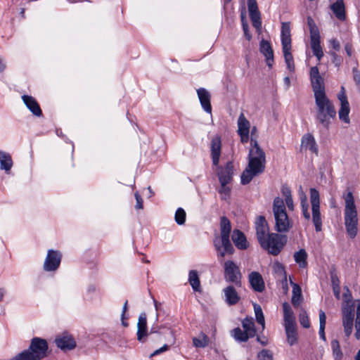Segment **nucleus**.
I'll use <instances>...</instances> for the list:
<instances>
[{
  "label": "nucleus",
  "mask_w": 360,
  "mask_h": 360,
  "mask_svg": "<svg viewBox=\"0 0 360 360\" xmlns=\"http://www.w3.org/2000/svg\"><path fill=\"white\" fill-rule=\"evenodd\" d=\"M265 165V153L259 146L257 140L252 138L248 154V164L240 176L242 184H249L255 176L262 174Z\"/></svg>",
  "instance_id": "obj_1"
},
{
  "label": "nucleus",
  "mask_w": 360,
  "mask_h": 360,
  "mask_svg": "<svg viewBox=\"0 0 360 360\" xmlns=\"http://www.w3.org/2000/svg\"><path fill=\"white\" fill-rule=\"evenodd\" d=\"M345 202L344 213L345 225L347 234L354 238L358 231V216L354 198L351 191L343 195Z\"/></svg>",
  "instance_id": "obj_2"
},
{
  "label": "nucleus",
  "mask_w": 360,
  "mask_h": 360,
  "mask_svg": "<svg viewBox=\"0 0 360 360\" xmlns=\"http://www.w3.org/2000/svg\"><path fill=\"white\" fill-rule=\"evenodd\" d=\"M316 107V117L325 127H328L330 118L335 117L336 110L332 101L327 97L326 93L314 95Z\"/></svg>",
  "instance_id": "obj_3"
},
{
  "label": "nucleus",
  "mask_w": 360,
  "mask_h": 360,
  "mask_svg": "<svg viewBox=\"0 0 360 360\" xmlns=\"http://www.w3.org/2000/svg\"><path fill=\"white\" fill-rule=\"evenodd\" d=\"M231 226L229 219L226 217H221L220 237H216L214 244L218 254L224 257L226 254H233L234 249L231 243L229 237Z\"/></svg>",
  "instance_id": "obj_4"
},
{
  "label": "nucleus",
  "mask_w": 360,
  "mask_h": 360,
  "mask_svg": "<svg viewBox=\"0 0 360 360\" xmlns=\"http://www.w3.org/2000/svg\"><path fill=\"white\" fill-rule=\"evenodd\" d=\"M273 212L276 230L280 233L288 232L292 228V223L287 214L283 200L279 197L274 200Z\"/></svg>",
  "instance_id": "obj_5"
},
{
  "label": "nucleus",
  "mask_w": 360,
  "mask_h": 360,
  "mask_svg": "<svg viewBox=\"0 0 360 360\" xmlns=\"http://www.w3.org/2000/svg\"><path fill=\"white\" fill-rule=\"evenodd\" d=\"M354 309V302L352 300V295L348 288H347L346 292L343 294V303L342 307V324L347 337H349L353 330Z\"/></svg>",
  "instance_id": "obj_6"
},
{
  "label": "nucleus",
  "mask_w": 360,
  "mask_h": 360,
  "mask_svg": "<svg viewBox=\"0 0 360 360\" xmlns=\"http://www.w3.org/2000/svg\"><path fill=\"white\" fill-rule=\"evenodd\" d=\"M285 243L283 236L271 233L261 243L260 246L269 254L278 255L284 247Z\"/></svg>",
  "instance_id": "obj_7"
},
{
  "label": "nucleus",
  "mask_w": 360,
  "mask_h": 360,
  "mask_svg": "<svg viewBox=\"0 0 360 360\" xmlns=\"http://www.w3.org/2000/svg\"><path fill=\"white\" fill-rule=\"evenodd\" d=\"M310 200L312 211V221L317 232L322 229V221L320 213L319 193L315 188L310 189Z\"/></svg>",
  "instance_id": "obj_8"
},
{
  "label": "nucleus",
  "mask_w": 360,
  "mask_h": 360,
  "mask_svg": "<svg viewBox=\"0 0 360 360\" xmlns=\"http://www.w3.org/2000/svg\"><path fill=\"white\" fill-rule=\"evenodd\" d=\"M30 354H32V359L40 360L48 354V345L44 339L34 338L32 340L30 348Z\"/></svg>",
  "instance_id": "obj_9"
},
{
  "label": "nucleus",
  "mask_w": 360,
  "mask_h": 360,
  "mask_svg": "<svg viewBox=\"0 0 360 360\" xmlns=\"http://www.w3.org/2000/svg\"><path fill=\"white\" fill-rule=\"evenodd\" d=\"M224 278L226 281L234 283L236 286H240L241 274L239 267L231 260L224 263Z\"/></svg>",
  "instance_id": "obj_10"
},
{
  "label": "nucleus",
  "mask_w": 360,
  "mask_h": 360,
  "mask_svg": "<svg viewBox=\"0 0 360 360\" xmlns=\"http://www.w3.org/2000/svg\"><path fill=\"white\" fill-rule=\"evenodd\" d=\"M309 77L314 95H316V94L326 93L324 79L321 75L319 68L316 66L311 68Z\"/></svg>",
  "instance_id": "obj_11"
},
{
  "label": "nucleus",
  "mask_w": 360,
  "mask_h": 360,
  "mask_svg": "<svg viewBox=\"0 0 360 360\" xmlns=\"http://www.w3.org/2000/svg\"><path fill=\"white\" fill-rule=\"evenodd\" d=\"M338 98L340 102V108L338 112L339 118L345 123L349 124L350 122L349 117L350 108L347 96L345 94V90L343 86H341V90L338 94Z\"/></svg>",
  "instance_id": "obj_12"
},
{
  "label": "nucleus",
  "mask_w": 360,
  "mask_h": 360,
  "mask_svg": "<svg viewBox=\"0 0 360 360\" xmlns=\"http://www.w3.org/2000/svg\"><path fill=\"white\" fill-rule=\"evenodd\" d=\"M61 254L58 251L49 250L44 264V269L46 271H56L60 266Z\"/></svg>",
  "instance_id": "obj_13"
},
{
  "label": "nucleus",
  "mask_w": 360,
  "mask_h": 360,
  "mask_svg": "<svg viewBox=\"0 0 360 360\" xmlns=\"http://www.w3.org/2000/svg\"><path fill=\"white\" fill-rule=\"evenodd\" d=\"M56 345L63 351L72 350L76 347V341L73 337L64 333L58 335L55 339Z\"/></svg>",
  "instance_id": "obj_14"
},
{
  "label": "nucleus",
  "mask_w": 360,
  "mask_h": 360,
  "mask_svg": "<svg viewBox=\"0 0 360 360\" xmlns=\"http://www.w3.org/2000/svg\"><path fill=\"white\" fill-rule=\"evenodd\" d=\"M255 230H256V235L257 240L259 243L265 240V238L270 235L269 233V228L267 224L266 220L265 219L264 217L259 216L257 218V220L255 221Z\"/></svg>",
  "instance_id": "obj_15"
},
{
  "label": "nucleus",
  "mask_w": 360,
  "mask_h": 360,
  "mask_svg": "<svg viewBox=\"0 0 360 360\" xmlns=\"http://www.w3.org/2000/svg\"><path fill=\"white\" fill-rule=\"evenodd\" d=\"M233 174V165L231 162L226 163L224 167L218 168V177L221 185L229 184Z\"/></svg>",
  "instance_id": "obj_16"
},
{
  "label": "nucleus",
  "mask_w": 360,
  "mask_h": 360,
  "mask_svg": "<svg viewBox=\"0 0 360 360\" xmlns=\"http://www.w3.org/2000/svg\"><path fill=\"white\" fill-rule=\"evenodd\" d=\"M137 340L139 342H145L148 336L147 332V317L146 313H141L137 323Z\"/></svg>",
  "instance_id": "obj_17"
},
{
  "label": "nucleus",
  "mask_w": 360,
  "mask_h": 360,
  "mask_svg": "<svg viewBox=\"0 0 360 360\" xmlns=\"http://www.w3.org/2000/svg\"><path fill=\"white\" fill-rule=\"evenodd\" d=\"M248 279L252 288L255 291L261 292L264 290V282L262 275L259 272H251L248 276Z\"/></svg>",
  "instance_id": "obj_18"
},
{
  "label": "nucleus",
  "mask_w": 360,
  "mask_h": 360,
  "mask_svg": "<svg viewBox=\"0 0 360 360\" xmlns=\"http://www.w3.org/2000/svg\"><path fill=\"white\" fill-rule=\"evenodd\" d=\"M210 148L212 163L214 166H217L219 162L221 148V141L219 136H217L212 138Z\"/></svg>",
  "instance_id": "obj_19"
},
{
  "label": "nucleus",
  "mask_w": 360,
  "mask_h": 360,
  "mask_svg": "<svg viewBox=\"0 0 360 360\" xmlns=\"http://www.w3.org/2000/svg\"><path fill=\"white\" fill-rule=\"evenodd\" d=\"M301 148L309 150L311 153L318 155V146L314 137L311 134H307L303 136L301 141Z\"/></svg>",
  "instance_id": "obj_20"
},
{
  "label": "nucleus",
  "mask_w": 360,
  "mask_h": 360,
  "mask_svg": "<svg viewBox=\"0 0 360 360\" xmlns=\"http://www.w3.org/2000/svg\"><path fill=\"white\" fill-rule=\"evenodd\" d=\"M197 94L200 102V104L204 110L208 113L212 112V106L210 104V94L204 88H200L197 90Z\"/></svg>",
  "instance_id": "obj_21"
},
{
  "label": "nucleus",
  "mask_w": 360,
  "mask_h": 360,
  "mask_svg": "<svg viewBox=\"0 0 360 360\" xmlns=\"http://www.w3.org/2000/svg\"><path fill=\"white\" fill-rule=\"evenodd\" d=\"M225 301L229 305H235L239 302L240 297L236 288L229 285L223 290Z\"/></svg>",
  "instance_id": "obj_22"
},
{
  "label": "nucleus",
  "mask_w": 360,
  "mask_h": 360,
  "mask_svg": "<svg viewBox=\"0 0 360 360\" xmlns=\"http://www.w3.org/2000/svg\"><path fill=\"white\" fill-rule=\"evenodd\" d=\"M260 51L266 57L267 65L271 68L274 63V52L269 41L262 40L260 43Z\"/></svg>",
  "instance_id": "obj_23"
},
{
  "label": "nucleus",
  "mask_w": 360,
  "mask_h": 360,
  "mask_svg": "<svg viewBox=\"0 0 360 360\" xmlns=\"http://www.w3.org/2000/svg\"><path fill=\"white\" fill-rule=\"evenodd\" d=\"M22 99L27 108L36 116H41L42 114L41 110L37 102V101L32 96L24 95Z\"/></svg>",
  "instance_id": "obj_24"
},
{
  "label": "nucleus",
  "mask_w": 360,
  "mask_h": 360,
  "mask_svg": "<svg viewBox=\"0 0 360 360\" xmlns=\"http://www.w3.org/2000/svg\"><path fill=\"white\" fill-rule=\"evenodd\" d=\"M232 240L237 248L240 250H245L248 247V243L246 237L243 232L236 229L232 234Z\"/></svg>",
  "instance_id": "obj_25"
},
{
  "label": "nucleus",
  "mask_w": 360,
  "mask_h": 360,
  "mask_svg": "<svg viewBox=\"0 0 360 360\" xmlns=\"http://www.w3.org/2000/svg\"><path fill=\"white\" fill-rule=\"evenodd\" d=\"M330 8L338 20L344 21L346 19L345 8L343 0H337L331 5Z\"/></svg>",
  "instance_id": "obj_26"
},
{
  "label": "nucleus",
  "mask_w": 360,
  "mask_h": 360,
  "mask_svg": "<svg viewBox=\"0 0 360 360\" xmlns=\"http://www.w3.org/2000/svg\"><path fill=\"white\" fill-rule=\"evenodd\" d=\"M284 326L295 325V318L291 307L287 302L283 304Z\"/></svg>",
  "instance_id": "obj_27"
},
{
  "label": "nucleus",
  "mask_w": 360,
  "mask_h": 360,
  "mask_svg": "<svg viewBox=\"0 0 360 360\" xmlns=\"http://www.w3.org/2000/svg\"><path fill=\"white\" fill-rule=\"evenodd\" d=\"M284 328L288 343L290 346L295 345L298 340L297 325L285 326Z\"/></svg>",
  "instance_id": "obj_28"
},
{
  "label": "nucleus",
  "mask_w": 360,
  "mask_h": 360,
  "mask_svg": "<svg viewBox=\"0 0 360 360\" xmlns=\"http://www.w3.org/2000/svg\"><path fill=\"white\" fill-rule=\"evenodd\" d=\"M311 48L313 51L314 55L320 60L323 56V52L321 46L320 35L310 37Z\"/></svg>",
  "instance_id": "obj_29"
},
{
  "label": "nucleus",
  "mask_w": 360,
  "mask_h": 360,
  "mask_svg": "<svg viewBox=\"0 0 360 360\" xmlns=\"http://www.w3.org/2000/svg\"><path fill=\"white\" fill-rule=\"evenodd\" d=\"M282 46H291L290 27L289 22H283L281 26Z\"/></svg>",
  "instance_id": "obj_30"
},
{
  "label": "nucleus",
  "mask_w": 360,
  "mask_h": 360,
  "mask_svg": "<svg viewBox=\"0 0 360 360\" xmlns=\"http://www.w3.org/2000/svg\"><path fill=\"white\" fill-rule=\"evenodd\" d=\"M242 326L244 331L250 338H253L256 335V329L253 318L246 317L242 321Z\"/></svg>",
  "instance_id": "obj_31"
},
{
  "label": "nucleus",
  "mask_w": 360,
  "mask_h": 360,
  "mask_svg": "<svg viewBox=\"0 0 360 360\" xmlns=\"http://www.w3.org/2000/svg\"><path fill=\"white\" fill-rule=\"evenodd\" d=\"M291 49L292 46H282L283 53L285 63L287 65V68L290 72H293L295 70V64L293 57L291 53Z\"/></svg>",
  "instance_id": "obj_32"
},
{
  "label": "nucleus",
  "mask_w": 360,
  "mask_h": 360,
  "mask_svg": "<svg viewBox=\"0 0 360 360\" xmlns=\"http://www.w3.org/2000/svg\"><path fill=\"white\" fill-rule=\"evenodd\" d=\"M13 166L11 156L4 151H0V168L6 172L11 170Z\"/></svg>",
  "instance_id": "obj_33"
},
{
  "label": "nucleus",
  "mask_w": 360,
  "mask_h": 360,
  "mask_svg": "<svg viewBox=\"0 0 360 360\" xmlns=\"http://www.w3.org/2000/svg\"><path fill=\"white\" fill-rule=\"evenodd\" d=\"M272 270L278 279H283L286 283V272L285 267L281 263L278 262H274L272 264Z\"/></svg>",
  "instance_id": "obj_34"
},
{
  "label": "nucleus",
  "mask_w": 360,
  "mask_h": 360,
  "mask_svg": "<svg viewBox=\"0 0 360 360\" xmlns=\"http://www.w3.org/2000/svg\"><path fill=\"white\" fill-rule=\"evenodd\" d=\"M188 281L192 288L195 291H200V281L198 272L195 270H191L188 275Z\"/></svg>",
  "instance_id": "obj_35"
},
{
  "label": "nucleus",
  "mask_w": 360,
  "mask_h": 360,
  "mask_svg": "<svg viewBox=\"0 0 360 360\" xmlns=\"http://www.w3.org/2000/svg\"><path fill=\"white\" fill-rule=\"evenodd\" d=\"M295 261L299 264L301 268H304L307 265V253L304 249H301L299 251L294 253Z\"/></svg>",
  "instance_id": "obj_36"
},
{
  "label": "nucleus",
  "mask_w": 360,
  "mask_h": 360,
  "mask_svg": "<svg viewBox=\"0 0 360 360\" xmlns=\"http://www.w3.org/2000/svg\"><path fill=\"white\" fill-rule=\"evenodd\" d=\"M250 122L245 118L243 113H241L238 120V133L250 132Z\"/></svg>",
  "instance_id": "obj_37"
},
{
  "label": "nucleus",
  "mask_w": 360,
  "mask_h": 360,
  "mask_svg": "<svg viewBox=\"0 0 360 360\" xmlns=\"http://www.w3.org/2000/svg\"><path fill=\"white\" fill-rule=\"evenodd\" d=\"M231 336L238 342H247L250 338L248 335L237 327L231 332Z\"/></svg>",
  "instance_id": "obj_38"
},
{
  "label": "nucleus",
  "mask_w": 360,
  "mask_h": 360,
  "mask_svg": "<svg viewBox=\"0 0 360 360\" xmlns=\"http://www.w3.org/2000/svg\"><path fill=\"white\" fill-rule=\"evenodd\" d=\"M326 323V316L323 310L319 311V335L323 340H326L325 327Z\"/></svg>",
  "instance_id": "obj_39"
},
{
  "label": "nucleus",
  "mask_w": 360,
  "mask_h": 360,
  "mask_svg": "<svg viewBox=\"0 0 360 360\" xmlns=\"http://www.w3.org/2000/svg\"><path fill=\"white\" fill-rule=\"evenodd\" d=\"M253 307L256 320L257 323L262 326V330H264L265 328V320L262 308L258 304L256 303L253 304Z\"/></svg>",
  "instance_id": "obj_40"
},
{
  "label": "nucleus",
  "mask_w": 360,
  "mask_h": 360,
  "mask_svg": "<svg viewBox=\"0 0 360 360\" xmlns=\"http://www.w3.org/2000/svg\"><path fill=\"white\" fill-rule=\"evenodd\" d=\"M291 283L292 285V303L296 306L298 305L300 302V298L302 296L301 288L297 284L293 283L292 282Z\"/></svg>",
  "instance_id": "obj_41"
},
{
  "label": "nucleus",
  "mask_w": 360,
  "mask_h": 360,
  "mask_svg": "<svg viewBox=\"0 0 360 360\" xmlns=\"http://www.w3.org/2000/svg\"><path fill=\"white\" fill-rule=\"evenodd\" d=\"M209 339L205 334H201L198 338L193 339V345L196 347H205L208 345Z\"/></svg>",
  "instance_id": "obj_42"
},
{
  "label": "nucleus",
  "mask_w": 360,
  "mask_h": 360,
  "mask_svg": "<svg viewBox=\"0 0 360 360\" xmlns=\"http://www.w3.org/2000/svg\"><path fill=\"white\" fill-rule=\"evenodd\" d=\"M331 347L333 349V356L335 360H340L342 356V353L340 349V343L337 340L331 341Z\"/></svg>",
  "instance_id": "obj_43"
},
{
  "label": "nucleus",
  "mask_w": 360,
  "mask_h": 360,
  "mask_svg": "<svg viewBox=\"0 0 360 360\" xmlns=\"http://www.w3.org/2000/svg\"><path fill=\"white\" fill-rule=\"evenodd\" d=\"M249 15L253 27H255L256 30H260L262 28V20L260 13H255Z\"/></svg>",
  "instance_id": "obj_44"
},
{
  "label": "nucleus",
  "mask_w": 360,
  "mask_h": 360,
  "mask_svg": "<svg viewBox=\"0 0 360 360\" xmlns=\"http://www.w3.org/2000/svg\"><path fill=\"white\" fill-rule=\"evenodd\" d=\"M307 25L310 32V37L320 35L318 27L316 25L314 20L310 16L307 17Z\"/></svg>",
  "instance_id": "obj_45"
},
{
  "label": "nucleus",
  "mask_w": 360,
  "mask_h": 360,
  "mask_svg": "<svg viewBox=\"0 0 360 360\" xmlns=\"http://www.w3.org/2000/svg\"><path fill=\"white\" fill-rule=\"evenodd\" d=\"M186 220V212L184 209L179 207L177 209L175 213V221L179 224L182 225L185 223Z\"/></svg>",
  "instance_id": "obj_46"
},
{
  "label": "nucleus",
  "mask_w": 360,
  "mask_h": 360,
  "mask_svg": "<svg viewBox=\"0 0 360 360\" xmlns=\"http://www.w3.org/2000/svg\"><path fill=\"white\" fill-rule=\"evenodd\" d=\"M299 321L300 324L305 328L310 327V322L308 314L306 311H302L299 314Z\"/></svg>",
  "instance_id": "obj_47"
},
{
  "label": "nucleus",
  "mask_w": 360,
  "mask_h": 360,
  "mask_svg": "<svg viewBox=\"0 0 360 360\" xmlns=\"http://www.w3.org/2000/svg\"><path fill=\"white\" fill-rule=\"evenodd\" d=\"M356 333H355V337L356 339H360V301L359 302V304L357 305L356 309Z\"/></svg>",
  "instance_id": "obj_48"
},
{
  "label": "nucleus",
  "mask_w": 360,
  "mask_h": 360,
  "mask_svg": "<svg viewBox=\"0 0 360 360\" xmlns=\"http://www.w3.org/2000/svg\"><path fill=\"white\" fill-rule=\"evenodd\" d=\"M301 206L304 218L309 220L310 219V214L308 212V204L307 197H304V198L302 199Z\"/></svg>",
  "instance_id": "obj_49"
},
{
  "label": "nucleus",
  "mask_w": 360,
  "mask_h": 360,
  "mask_svg": "<svg viewBox=\"0 0 360 360\" xmlns=\"http://www.w3.org/2000/svg\"><path fill=\"white\" fill-rule=\"evenodd\" d=\"M249 14L260 13L258 9L257 3L255 0H248Z\"/></svg>",
  "instance_id": "obj_50"
},
{
  "label": "nucleus",
  "mask_w": 360,
  "mask_h": 360,
  "mask_svg": "<svg viewBox=\"0 0 360 360\" xmlns=\"http://www.w3.org/2000/svg\"><path fill=\"white\" fill-rule=\"evenodd\" d=\"M259 360H273L272 354L267 349H263L258 354Z\"/></svg>",
  "instance_id": "obj_51"
},
{
  "label": "nucleus",
  "mask_w": 360,
  "mask_h": 360,
  "mask_svg": "<svg viewBox=\"0 0 360 360\" xmlns=\"http://www.w3.org/2000/svg\"><path fill=\"white\" fill-rule=\"evenodd\" d=\"M169 349V346L167 345H164L162 347H160V349H156L155 351H154L150 355V358H152L156 355H158V354H160L162 352H165L166 351H167L168 349Z\"/></svg>",
  "instance_id": "obj_52"
},
{
  "label": "nucleus",
  "mask_w": 360,
  "mask_h": 360,
  "mask_svg": "<svg viewBox=\"0 0 360 360\" xmlns=\"http://www.w3.org/2000/svg\"><path fill=\"white\" fill-rule=\"evenodd\" d=\"M243 30L244 32L245 37L248 41H250L252 39V35L249 32L248 24L247 22H243Z\"/></svg>",
  "instance_id": "obj_53"
},
{
  "label": "nucleus",
  "mask_w": 360,
  "mask_h": 360,
  "mask_svg": "<svg viewBox=\"0 0 360 360\" xmlns=\"http://www.w3.org/2000/svg\"><path fill=\"white\" fill-rule=\"evenodd\" d=\"M281 192L283 195L285 197V199H287L288 198H292L291 195V191L289 187L286 186H283Z\"/></svg>",
  "instance_id": "obj_54"
},
{
  "label": "nucleus",
  "mask_w": 360,
  "mask_h": 360,
  "mask_svg": "<svg viewBox=\"0 0 360 360\" xmlns=\"http://www.w3.org/2000/svg\"><path fill=\"white\" fill-rule=\"evenodd\" d=\"M134 195H135V198L136 200V209H142L143 208V200H142L141 197L139 195V194L137 192L135 193Z\"/></svg>",
  "instance_id": "obj_55"
},
{
  "label": "nucleus",
  "mask_w": 360,
  "mask_h": 360,
  "mask_svg": "<svg viewBox=\"0 0 360 360\" xmlns=\"http://www.w3.org/2000/svg\"><path fill=\"white\" fill-rule=\"evenodd\" d=\"M330 42L333 49H335V51L340 50V44L337 39H333L330 41Z\"/></svg>",
  "instance_id": "obj_56"
},
{
  "label": "nucleus",
  "mask_w": 360,
  "mask_h": 360,
  "mask_svg": "<svg viewBox=\"0 0 360 360\" xmlns=\"http://www.w3.org/2000/svg\"><path fill=\"white\" fill-rule=\"evenodd\" d=\"M249 133L250 132H243V133H238V134L240 136L241 142L245 143H247L249 140Z\"/></svg>",
  "instance_id": "obj_57"
},
{
  "label": "nucleus",
  "mask_w": 360,
  "mask_h": 360,
  "mask_svg": "<svg viewBox=\"0 0 360 360\" xmlns=\"http://www.w3.org/2000/svg\"><path fill=\"white\" fill-rule=\"evenodd\" d=\"M285 203L287 207L290 210H293L294 209V205H293V200L292 198H288L287 199H285Z\"/></svg>",
  "instance_id": "obj_58"
},
{
  "label": "nucleus",
  "mask_w": 360,
  "mask_h": 360,
  "mask_svg": "<svg viewBox=\"0 0 360 360\" xmlns=\"http://www.w3.org/2000/svg\"><path fill=\"white\" fill-rule=\"evenodd\" d=\"M333 291H334V294H335V297L338 299H340V287L338 285H335L334 281H333Z\"/></svg>",
  "instance_id": "obj_59"
},
{
  "label": "nucleus",
  "mask_w": 360,
  "mask_h": 360,
  "mask_svg": "<svg viewBox=\"0 0 360 360\" xmlns=\"http://www.w3.org/2000/svg\"><path fill=\"white\" fill-rule=\"evenodd\" d=\"M227 185L228 184L221 185L219 192L221 193L227 194L230 191V188L229 186H227Z\"/></svg>",
  "instance_id": "obj_60"
},
{
  "label": "nucleus",
  "mask_w": 360,
  "mask_h": 360,
  "mask_svg": "<svg viewBox=\"0 0 360 360\" xmlns=\"http://www.w3.org/2000/svg\"><path fill=\"white\" fill-rule=\"evenodd\" d=\"M168 330H169V333L170 335L172 336V340L170 341L171 345H174L175 340H176L175 335H174V332L172 329H169Z\"/></svg>",
  "instance_id": "obj_61"
},
{
  "label": "nucleus",
  "mask_w": 360,
  "mask_h": 360,
  "mask_svg": "<svg viewBox=\"0 0 360 360\" xmlns=\"http://www.w3.org/2000/svg\"><path fill=\"white\" fill-rule=\"evenodd\" d=\"M127 303L128 302L126 301L124 304V306H123V309H122V319H124V314L127 310Z\"/></svg>",
  "instance_id": "obj_62"
},
{
  "label": "nucleus",
  "mask_w": 360,
  "mask_h": 360,
  "mask_svg": "<svg viewBox=\"0 0 360 360\" xmlns=\"http://www.w3.org/2000/svg\"><path fill=\"white\" fill-rule=\"evenodd\" d=\"M6 68V65L3 59L0 57V72H3Z\"/></svg>",
  "instance_id": "obj_63"
},
{
  "label": "nucleus",
  "mask_w": 360,
  "mask_h": 360,
  "mask_svg": "<svg viewBox=\"0 0 360 360\" xmlns=\"http://www.w3.org/2000/svg\"><path fill=\"white\" fill-rule=\"evenodd\" d=\"M345 50H346V52H347L348 56H351L352 55V47H351L350 45L347 44L345 46Z\"/></svg>",
  "instance_id": "obj_64"
}]
</instances>
